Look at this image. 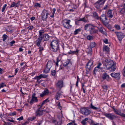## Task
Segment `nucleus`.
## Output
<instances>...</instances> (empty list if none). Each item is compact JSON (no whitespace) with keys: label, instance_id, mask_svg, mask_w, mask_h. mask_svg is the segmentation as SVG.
Returning a JSON list of instances; mask_svg holds the SVG:
<instances>
[{"label":"nucleus","instance_id":"obj_26","mask_svg":"<svg viewBox=\"0 0 125 125\" xmlns=\"http://www.w3.org/2000/svg\"><path fill=\"white\" fill-rule=\"evenodd\" d=\"M92 16L95 19L99 20V17L98 15V14L95 12H94L92 13Z\"/></svg>","mask_w":125,"mask_h":125},{"label":"nucleus","instance_id":"obj_56","mask_svg":"<svg viewBox=\"0 0 125 125\" xmlns=\"http://www.w3.org/2000/svg\"><path fill=\"white\" fill-rule=\"evenodd\" d=\"M122 74L123 75V76L124 77H125V66L124 67L123 70Z\"/></svg>","mask_w":125,"mask_h":125},{"label":"nucleus","instance_id":"obj_22","mask_svg":"<svg viewBox=\"0 0 125 125\" xmlns=\"http://www.w3.org/2000/svg\"><path fill=\"white\" fill-rule=\"evenodd\" d=\"M49 93V90L47 89H46L40 94V96L41 97H42L45 95L48 94Z\"/></svg>","mask_w":125,"mask_h":125},{"label":"nucleus","instance_id":"obj_53","mask_svg":"<svg viewBox=\"0 0 125 125\" xmlns=\"http://www.w3.org/2000/svg\"><path fill=\"white\" fill-rule=\"evenodd\" d=\"M34 6L35 7H40V4L38 3H36L34 5Z\"/></svg>","mask_w":125,"mask_h":125},{"label":"nucleus","instance_id":"obj_57","mask_svg":"<svg viewBox=\"0 0 125 125\" xmlns=\"http://www.w3.org/2000/svg\"><path fill=\"white\" fill-rule=\"evenodd\" d=\"M79 19H77L75 21V24L76 25H78V23L79 22Z\"/></svg>","mask_w":125,"mask_h":125},{"label":"nucleus","instance_id":"obj_59","mask_svg":"<svg viewBox=\"0 0 125 125\" xmlns=\"http://www.w3.org/2000/svg\"><path fill=\"white\" fill-rule=\"evenodd\" d=\"M23 118L22 116H21L20 117L17 119V120L19 121H21L23 120Z\"/></svg>","mask_w":125,"mask_h":125},{"label":"nucleus","instance_id":"obj_33","mask_svg":"<svg viewBox=\"0 0 125 125\" xmlns=\"http://www.w3.org/2000/svg\"><path fill=\"white\" fill-rule=\"evenodd\" d=\"M70 62V60L69 59H68L67 61L65 62L63 64V66L64 67H66L67 66V65Z\"/></svg>","mask_w":125,"mask_h":125},{"label":"nucleus","instance_id":"obj_58","mask_svg":"<svg viewBox=\"0 0 125 125\" xmlns=\"http://www.w3.org/2000/svg\"><path fill=\"white\" fill-rule=\"evenodd\" d=\"M60 61L59 60L58 58H57V59H56V62L55 63L56 65L57 66H58V62H59Z\"/></svg>","mask_w":125,"mask_h":125},{"label":"nucleus","instance_id":"obj_38","mask_svg":"<svg viewBox=\"0 0 125 125\" xmlns=\"http://www.w3.org/2000/svg\"><path fill=\"white\" fill-rule=\"evenodd\" d=\"M7 121L13 123H14L15 122L13 120V118L11 117H8L7 119Z\"/></svg>","mask_w":125,"mask_h":125},{"label":"nucleus","instance_id":"obj_14","mask_svg":"<svg viewBox=\"0 0 125 125\" xmlns=\"http://www.w3.org/2000/svg\"><path fill=\"white\" fill-rule=\"evenodd\" d=\"M36 94L34 93L32 94V99L30 101V104H32L34 102H37L38 101L37 97H35Z\"/></svg>","mask_w":125,"mask_h":125},{"label":"nucleus","instance_id":"obj_49","mask_svg":"<svg viewBox=\"0 0 125 125\" xmlns=\"http://www.w3.org/2000/svg\"><path fill=\"white\" fill-rule=\"evenodd\" d=\"M41 78H47V76L48 75H46L45 74H41L40 75Z\"/></svg>","mask_w":125,"mask_h":125},{"label":"nucleus","instance_id":"obj_40","mask_svg":"<svg viewBox=\"0 0 125 125\" xmlns=\"http://www.w3.org/2000/svg\"><path fill=\"white\" fill-rule=\"evenodd\" d=\"M8 36L5 34H4L2 36V40L3 41H4L7 38Z\"/></svg>","mask_w":125,"mask_h":125},{"label":"nucleus","instance_id":"obj_43","mask_svg":"<svg viewBox=\"0 0 125 125\" xmlns=\"http://www.w3.org/2000/svg\"><path fill=\"white\" fill-rule=\"evenodd\" d=\"M96 45L95 43L94 42H93L91 43V48H94Z\"/></svg>","mask_w":125,"mask_h":125},{"label":"nucleus","instance_id":"obj_9","mask_svg":"<svg viewBox=\"0 0 125 125\" xmlns=\"http://www.w3.org/2000/svg\"><path fill=\"white\" fill-rule=\"evenodd\" d=\"M80 111L83 114L86 116L89 115L91 113L90 111L86 107L81 108Z\"/></svg>","mask_w":125,"mask_h":125},{"label":"nucleus","instance_id":"obj_6","mask_svg":"<svg viewBox=\"0 0 125 125\" xmlns=\"http://www.w3.org/2000/svg\"><path fill=\"white\" fill-rule=\"evenodd\" d=\"M106 0H98L95 4L94 6L97 9H100L104 4Z\"/></svg>","mask_w":125,"mask_h":125},{"label":"nucleus","instance_id":"obj_28","mask_svg":"<svg viewBox=\"0 0 125 125\" xmlns=\"http://www.w3.org/2000/svg\"><path fill=\"white\" fill-rule=\"evenodd\" d=\"M52 65V63L51 60L49 61L46 64V66L51 68Z\"/></svg>","mask_w":125,"mask_h":125},{"label":"nucleus","instance_id":"obj_16","mask_svg":"<svg viewBox=\"0 0 125 125\" xmlns=\"http://www.w3.org/2000/svg\"><path fill=\"white\" fill-rule=\"evenodd\" d=\"M106 14L107 16L110 19H111L113 17L112 10H109L107 12Z\"/></svg>","mask_w":125,"mask_h":125},{"label":"nucleus","instance_id":"obj_35","mask_svg":"<svg viewBox=\"0 0 125 125\" xmlns=\"http://www.w3.org/2000/svg\"><path fill=\"white\" fill-rule=\"evenodd\" d=\"M50 68H49V67H48L46 66L44 72L46 73H48L50 71Z\"/></svg>","mask_w":125,"mask_h":125},{"label":"nucleus","instance_id":"obj_39","mask_svg":"<svg viewBox=\"0 0 125 125\" xmlns=\"http://www.w3.org/2000/svg\"><path fill=\"white\" fill-rule=\"evenodd\" d=\"M114 27L116 29V30H120L121 29V28L119 25L115 24L114 25Z\"/></svg>","mask_w":125,"mask_h":125},{"label":"nucleus","instance_id":"obj_11","mask_svg":"<svg viewBox=\"0 0 125 125\" xmlns=\"http://www.w3.org/2000/svg\"><path fill=\"white\" fill-rule=\"evenodd\" d=\"M43 113H47L48 112L45 110H36L35 112L36 116H40L42 115Z\"/></svg>","mask_w":125,"mask_h":125},{"label":"nucleus","instance_id":"obj_1","mask_svg":"<svg viewBox=\"0 0 125 125\" xmlns=\"http://www.w3.org/2000/svg\"><path fill=\"white\" fill-rule=\"evenodd\" d=\"M104 65L105 66L107 70H109L111 71H114L116 69L115 65L112 60L110 59H106L102 62Z\"/></svg>","mask_w":125,"mask_h":125},{"label":"nucleus","instance_id":"obj_19","mask_svg":"<svg viewBox=\"0 0 125 125\" xmlns=\"http://www.w3.org/2000/svg\"><path fill=\"white\" fill-rule=\"evenodd\" d=\"M62 93L61 91H58L56 94L55 97L56 100H58L60 98V96L62 95Z\"/></svg>","mask_w":125,"mask_h":125},{"label":"nucleus","instance_id":"obj_13","mask_svg":"<svg viewBox=\"0 0 125 125\" xmlns=\"http://www.w3.org/2000/svg\"><path fill=\"white\" fill-rule=\"evenodd\" d=\"M110 75L116 79L119 80L120 79V75L119 73H111Z\"/></svg>","mask_w":125,"mask_h":125},{"label":"nucleus","instance_id":"obj_10","mask_svg":"<svg viewBox=\"0 0 125 125\" xmlns=\"http://www.w3.org/2000/svg\"><path fill=\"white\" fill-rule=\"evenodd\" d=\"M104 115L109 119L111 120L115 119L117 117L116 116L110 113H104Z\"/></svg>","mask_w":125,"mask_h":125},{"label":"nucleus","instance_id":"obj_30","mask_svg":"<svg viewBox=\"0 0 125 125\" xmlns=\"http://www.w3.org/2000/svg\"><path fill=\"white\" fill-rule=\"evenodd\" d=\"M109 48L107 46H104L103 49L104 51H105L107 53H108L109 51Z\"/></svg>","mask_w":125,"mask_h":125},{"label":"nucleus","instance_id":"obj_42","mask_svg":"<svg viewBox=\"0 0 125 125\" xmlns=\"http://www.w3.org/2000/svg\"><path fill=\"white\" fill-rule=\"evenodd\" d=\"M79 20L80 21H82L84 22H88V21L85 19V18L84 17L80 19Z\"/></svg>","mask_w":125,"mask_h":125},{"label":"nucleus","instance_id":"obj_63","mask_svg":"<svg viewBox=\"0 0 125 125\" xmlns=\"http://www.w3.org/2000/svg\"><path fill=\"white\" fill-rule=\"evenodd\" d=\"M56 11V9L55 8H54L53 9V12L52 13V14L54 15L55 11Z\"/></svg>","mask_w":125,"mask_h":125},{"label":"nucleus","instance_id":"obj_47","mask_svg":"<svg viewBox=\"0 0 125 125\" xmlns=\"http://www.w3.org/2000/svg\"><path fill=\"white\" fill-rule=\"evenodd\" d=\"M91 25L90 24H86L84 27V29L85 30H86L88 27L90 25Z\"/></svg>","mask_w":125,"mask_h":125},{"label":"nucleus","instance_id":"obj_46","mask_svg":"<svg viewBox=\"0 0 125 125\" xmlns=\"http://www.w3.org/2000/svg\"><path fill=\"white\" fill-rule=\"evenodd\" d=\"M102 88L104 89H105L106 90L108 88L107 86L106 85H104L102 86Z\"/></svg>","mask_w":125,"mask_h":125},{"label":"nucleus","instance_id":"obj_36","mask_svg":"<svg viewBox=\"0 0 125 125\" xmlns=\"http://www.w3.org/2000/svg\"><path fill=\"white\" fill-rule=\"evenodd\" d=\"M81 29L79 28L78 29H76L74 31V35H75L78 34L79 32L81 31Z\"/></svg>","mask_w":125,"mask_h":125},{"label":"nucleus","instance_id":"obj_7","mask_svg":"<svg viewBox=\"0 0 125 125\" xmlns=\"http://www.w3.org/2000/svg\"><path fill=\"white\" fill-rule=\"evenodd\" d=\"M115 32L116 34L118 40L120 41H121L125 36V33L121 31H115Z\"/></svg>","mask_w":125,"mask_h":125},{"label":"nucleus","instance_id":"obj_15","mask_svg":"<svg viewBox=\"0 0 125 125\" xmlns=\"http://www.w3.org/2000/svg\"><path fill=\"white\" fill-rule=\"evenodd\" d=\"M55 85L57 88L61 89L63 86V82L62 80L58 81Z\"/></svg>","mask_w":125,"mask_h":125},{"label":"nucleus","instance_id":"obj_18","mask_svg":"<svg viewBox=\"0 0 125 125\" xmlns=\"http://www.w3.org/2000/svg\"><path fill=\"white\" fill-rule=\"evenodd\" d=\"M114 112L116 114L119 115L123 117H125V114L121 113L120 110L116 109Z\"/></svg>","mask_w":125,"mask_h":125},{"label":"nucleus","instance_id":"obj_52","mask_svg":"<svg viewBox=\"0 0 125 125\" xmlns=\"http://www.w3.org/2000/svg\"><path fill=\"white\" fill-rule=\"evenodd\" d=\"M91 124L94 125H98V123H95L92 120H91Z\"/></svg>","mask_w":125,"mask_h":125},{"label":"nucleus","instance_id":"obj_20","mask_svg":"<svg viewBox=\"0 0 125 125\" xmlns=\"http://www.w3.org/2000/svg\"><path fill=\"white\" fill-rule=\"evenodd\" d=\"M20 1H19L17 3H15L14 2H13L10 7V8H11L12 7L15 8L16 7H18L20 5Z\"/></svg>","mask_w":125,"mask_h":125},{"label":"nucleus","instance_id":"obj_34","mask_svg":"<svg viewBox=\"0 0 125 125\" xmlns=\"http://www.w3.org/2000/svg\"><path fill=\"white\" fill-rule=\"evenodd\" d=\"M102 65V63L101 62H99L97 64V65L96 67L100 69V70H102L103 69V67H101Z\"/></svg>","mask_w":125,"mask_h":125},{"label":"nucleus","instance_id":"obj_4","mask_svg":"<svg viewBox=\"0 0 125 125\" xmlns=\"http://www.w3.org/2000/svg\"><path fill=\"white\" fill-rule=\"evenodd\" d=\"M71 21L70 20L65 19L62 22V23L64 28L66 29H69L71 28L72 26L70 24Z\"/></svg>","mask_w":125,"mask_h":125},{"label":"nucleus","instance_id":"obj_37","mask_svg":"<svg viewBox=\"0 0 125 125\" xmlns=\"http://www.w3.org/2000/svg\"><path fill=\"white\" fill-rule=\"evenodd\" d=\"M108 8V5H107L104 6V7L102 8V9H101V8H100V9H99L100 11H102L103 10H106Z\"/></svg>","mask_w":125,"mask_h":125},{"label":"nucleus","instance_id":"obj_32","mask_svg":"<svg viewBox=\"0 0 125 125\" xmlns=\"http://www.w3.org/2000/svg\"><path fill=\"white\" fill-rule=\"evenodd\" d=\"M100 70L98 68H97L96 67H95L94 69L93 73L94 75L96 74V73L97 71H99Z\"/></svg>","mask_w":125,"mask_h":125},{"label":"nucleus","instance_id":"obj_5","mask_svg":"<svg viewBox=\"0 0 125 125\" xmlns=\"http://www.w3.org/2000/svg\"><path fill=\"white\" fill-rule=\"evenodd\" d=\"M49 14V11L48 10L44 9L42 11L41 15V18L43 21H46L48 17V15Z\"/></svg>","mask_w":125,"mask_h":125},{"label":"nucleus","instance_id":"obj_48","mask_svg":"<svg viewBox=\"0 0 125 125\" xmlns=\"http://www.w3.org/2000/svg\"><path fill=\"white\" fill-rule=\"evenodd\" d=\"M16 112H14L12 113H9V115L11 116H13L14 115H16Z\"/></svg>","mask_w":125,"mask_h":125},{"label":"nucleus","instance_id":"obj_50","mask_svg":"<svg viewBox=\"0 0 125 125\" xmlns=\"http://www.w3.org/2000/svg\"><path fill=\"white\" fill-rule=\"evenodd\" d=\"M7 6V5L6 4H5L4 5L2 8L1 10L2 12H3L4 11L6 7Z\"/></svg>","mask_w":125,"mask_h":125},{"label":"nucleus","instance_id":"obj_64","mask_svg":"<svg viewBox=\"0 0 125 125\" xmlns=\"http://www.w3.org/2000/svg\"><path fill=\"white\" fill-rule=\"evenodd\" d=\"M121 88H125V83H124L121 85Z\"/></svg>","mask_w":125,"mask_h":125},{"label":"nucleus","instance_id":"obj_45","mask_svg":"<svg viewBox=\"0 0 125 125\" xmlns=\"http://www.w3.org/2000/svg\"><path fill=\"white\" fill-rule=\"evenodd\" d=\"M51 74L52 76H54L56 73V71L55 70H52L51 71Z\"/></svg>","mask_w":125,"mask_h":125},{"label":"nucleus","instance_id":"obj_61","mask_svg":"<svg viewBox=\"0 0 125 125\" xmlns=\"http://www.w3.org/2000/svg\"><path fill=\"white\" fill-rule=\"evenodd\" d=\"M81 123L83 125H86V123L83 120L81 121Z\"/></svg>","mask_w":125,"mask_h":125},{"label":"nucleus","instance_id":"obj_62","mask_svg":"<svg viewBox=\"0 0 125 125\" xmlns=\"http://www.w3.org/2000/svg\"><path fill=\"white\" fill-rule=\"evenodd\" d=\"M36 78H37V80H40L41 78L40 75L38 76H36Z\"/></svg>","mask_w":125,"mask_h":125},{"label":"nucleus","instance_id":"obj_2","mask_svg":"<svg viewBox=\"0 0 125 125\" xmlns=\"http://www.w3.org/2000/svg\"><path fill=\"white\" fill-rule=\"evenodd\" d=\"M59 43L58 40H54L52 41L50 44L51 49L54 52L59 50Z\"/></svg>","mask_w":125,"mask_h":125},{"label":"nucleus","instance_id":"obj_55","mask_svg":"<svg viewBox=\"0 0 125 125\" xmlns=\"http://www.w3.org/2000/svg\"><path fill=\"white\" fill-rule=\"evenodd\" d=\"M105 44L108 43V40L107 39H105L103 40Z\"/></svg>","mask_w":125,"mask_h":125},{"label":"nucleus","instance_id":"obj_25","mask_svg":"<svg viewBox=\"0 0 125 125\" xmlns=\"http://www.w3.org/2000/svg\"><path fill=\"white\" fill-rule=\"evenodd\" d=\"M118 10L119 13L120 14H124L125 13V9L123 7L119 8Z\"/></svg>","mask_w":125,"mask_h":125},{"label":"nucleus","instance_id":"obj_41","mask_svg":"<svg viewBox=\"0 0 125 125\" xmlns=\"http://www.w3.org/2000/svg\"><path fill=\"white\" fill-rule=\"evenodd\" d=\"M87 38L88 40H93V38L92 36L89 35L87 36Z\"/></svg>","mask_w":125,"mask_h":125},{"label":"nucleus","instance_id":"obj_17","mask_svg":"<svg viewBox=\"0 0 125 125\" xmlns=\"http://www.w3.org/2000/svg\"><path fill=\"white\" fill-rule=\"evenodd\" d=\"M42 38V39H44L43 41V42H44V41H48L49 39L50 36L48 34L45 33L43 34Z\"/></svg>","mask_w":125,"mask_h":125},{"label":"nucleus","instance_id":"obj_27","mask_svg":"<svg viewBox=\"0 0 125 125\" xmlns=\"http://www.w3.org/2000/svg\"><path fill=\"white\" fill-rule=\"evenodd\" d=\"M79 51V50L77 49H76V51H70V52H68V53L69 54H77L78 53V52Z\"/></svg>","mask_w":125,"mask_h":125},{"label":"nucleus","instance_id":"obj_24","mask_svg":"<svg viewBox=\"0 0 125 125\" xmlns=\"http://www.w3.org/2000/svg\"><path fill=\"white\" fill-rule=\"evenodd\" d=\"M42 38L38 37V38L35 42L36 45L38 46L41 45V43L42 42Z\"/></svg>","mask_w":125,"mask_h":125},{"label":"nucleus","instance_id":"obj_29","mask_svg":"<svg viewBox=\"0 0 125 125\" xmlns=\"http://www.w3.org/2000/svg\"><path fill=\"white\" fill-rule=\"evenodd\" d=\"M98 29L99 32H101L102 34H103L104 35H106V33L105 31H103V27H101L99 28H98Z\"/></svg>","mask_w":125,"mask_h":125},{"label":"nucleus","instance_id":"obj_23","mask_svg":"<svg viewBox=\"0 0 125 125\" xmlns=\"http://www.w3.org/2000/svg\"><path fill=\"white\" fill-rule=\"evenodd\" d=\"M89 31L90 34H93L97 33L98 30L94 28H92Z\"/></svg>","mask_w":125,"mask_h":125},{"label":"nucleus","instance_id":"obj_21","mask_svg":"<svg viewBox=\"0 0 125 125\" xmlns=\"http://www.w3.org/2000/svg\"><path fill=\"white\" fill-rule=\"evenodd\" d=\"M90 107L92 109L97 111L98 112H100L101 111V109L99 107H95L93 105L92 103L91 104Z\"/></svg>","mask_w":125,"mask_h":125},{"label":"nucleus","instance_id":"obj_44","mask_svg":"<svg viewBox=\"0 0 125 125\" xmlns=\"http://www.w3.org/2000/svg\"><path fill=\"white\" fill-rule=\"evenodd\" d=\"M39 48V51L41 52L43 50V48L42 47L41 45H40L37 46Z\"/></svg>","mask_w":125,"mask_h":125},{"label":"nucleus","instance_id":"obj_8","mask_svg":"<svg viewBox=\"0 0 125 125\" xmlns=\"http://www.w3.org/2000/svg\"><path fill=\"white\" fill-rule=\"evenodd\" d=\"M93 61L92 60L90 59L89 60L86 66V69H87V70H90L92 69L93 67Z\"/></svg>","mask_w":125,"mask_h":125},{"label":"nucleus","instance_id":"obj_60","mask_svg":"<svg viewBox=\"0 0 125 125\" xmlns=\"http://www.w3.org/2000/svg\"><path fill=\"white\" fill-rule=\"evenodd\" d=\"M15 43V42L14 41H12L10 42V46H13V44H14Z\"/></svg>","mask_w":125,"mask_h":125},{"label":"nucleus","instance_id":"obj_3","mask_svg":"<svg viewBox=\"0 0 125 125\" xmlns=\"http://www.w3.org/2000/svg\"><path fill=\"white\" fill-rule=\"evenodd\" d=\"M99 18L100 21L104 26H106L108 24V21L105 14H102L100 17H99Z\"/></svg>","mask_w":125,"mask_h":125},{"label":"nucleus","instance_id":"obj_51","mask_svg":"<svg viewBox=\"0 0 125 125\" xmlns=\"http://www.w3.org/2000/svg\"><path fill=\"white\" fill-rule=\"evenodd\" d=\"M33 28V27L32 25H30L28 27L27 29L29 30H31Z\"/></svg>","mask_w":125,"mask_h":125},{"label":"nucleus","instance_id":"obj_12","mask_svg":"<svg viewBox=\"0 0 125 125\" xmlns=\"http://www.w3.org/2000/svg\"><path fill=\"white\" fill-rule=\"evenodd\" d=\"M102 78L104 80H106L108 82H109L111 80V78L109 76V75L106 73H104L102 74Z\"/></svg>","mask_w":125,"mask_h":125},{"label":"nucleus","instance_id":"obj_54","mask_svg":"<svg viewBox=\"0 0 125 125\" xmlns=\"http://www.w3.org/2000/svg\"><path fill=\"white\" fill-rule=\"evenodd\" d=\"M4 122L5 123L4 125H11V123L10 122H5V121H4Z\"/></svg>","mask_w":125,"mask_h":125},{"label":"nucleus","instance_id":"obj_31","mask_svg":"<svg viewBox=\"0 0 125 125\" xmlns=\"http://www.w3.org/2000/svg\"><path fill=\"white\" fill-rule=\"evenodd\" d=\"M39 32V37L42 38V37L43 36V34H44L43 33H44V31L43 30L40 31Z\"/></svg>","mask_w":125,"mask_h":125}]
</instances>
